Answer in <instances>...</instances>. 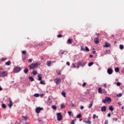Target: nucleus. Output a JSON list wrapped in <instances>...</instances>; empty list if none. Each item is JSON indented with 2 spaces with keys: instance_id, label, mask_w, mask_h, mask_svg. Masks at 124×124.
Wrapping results in <instances>:
<instances>
[{
  "instance_id": "obj_37",
  "label": "nucleus",
  "mask_w": 124,
  "mask_h": 124,
  "mask_svg": "<svg viewBox=\"0 0 124 124\" xmlns=\"http://www.w3.org/2000/svg\"><path fill=\"white\" fill-rule=\"evenodd\" d=\"M77 118H78V119H80V118H81V113H79L78 115H77Z\"/></svg>"
},
{
  "instance_id": "obj_41",
  "label": "nucleus",
  "mask_w": 124,
  "mask_h": 124,
  "mask_svg": "<svg viewBox=\"0 0 124 124\" xmlns=\"http://www.w3.org/2000/svg\"><path fill=\"white\" fill-rule=\"evenodd\" d=\"M48 102H49V103H52V100H51V99H50V98H48Z\"/></svg>"
},
{
  "instance_id": "obj_5",
  "label": "nucleus",
  "mask_w": 124,
  "mask_h": 124,
  "mask_svg": "<svg viewBox=\"0 0 124 124\" xmlns=\"http://www.w3.org/2000/svg\"><path fill=\"white\" fill-rule=\"evenodd\" d=\"M55 83H56V85H60V83L62 82V80L61 78H56L54 80Z\"/></svg>"
},
{
  "instance_id": "obj_21",
  "label": "nucleus",
  "mask_w": 124,
  "mask_h": 124,
  "mask_svg": "<svg viewBox=\"0 0 124 124\" xmlns=\"http://www.w3.org/2000/svg\"><path fill=\"white\" fill-rule=\"evenodd\" d=\"M84 122L86 124H92V122H91V121H90V120H89V121H84Z\"/></svg>"
},
{
  "instance_id": "obj_59",
  "label": "nucleus",
  "mask_w": 124,
  "mask_h": 124,
  "mask_svg": "<svg viewBox=\"0 0 124 124\" xmlns=\"http://www.w3.org/2000/svg\"><path fill=\"white\" fill-rule=\"evenodd\" d=\"M0 91H2V88L0 87Z\"/></svg>"
},
{
  "instance_id": "obj_27",
  "label": "nucleus",
  "mask_w": 124,
  "mask_h": 124,
  "mask_svg": "<svg viewBox=\"0 0 124 124\" xmlns=\"http://www.w3.org/2000/svg\"><path fill=\"white\" fill-rule=\"evenodd\" d=\"M95 118H96L97 119V118H98V116H96V115H95V114H93V120H94L95 119Z\"/></svg>"
},
{
  "instance_id": "obj_31",
  "label": "nucleus",
  "mask_w": 124,
  "mask_h": 124,
  "mask_svg": "<svg viewBox=\"0 0 124 124\" xmlns=\"http://www.w3.org/2000/svg\"><path fill=\"white\" fill-rule=\"evenodd\" d=\"M34 96L35 97H39V94L35 93V94H34Z\"/></svg>"
},
{
  "instance_id": "obj_7",
  "label": "nucleus",
  "mask_w": 124,
  "mask_h": 124,
  "mask_svg": "<svg viewBox=\"0 0 124 124\" xmlns=\"http://www.w3.org/2000/svg\"><path fill=\"white\" fill-rule=\"evenodd\" d=\"M57 120L58 121H61L62 118V113H58L57 114Z\"/></svg>"
},
{
  "instance_id": "obj_43",
  "label": "nucleus",
  "mask_w": 124,
  "mask_h": 124,
  "mask_svg": "<svg viewBox=\"0 0 124 124\" xmlns=\"http://www.w3.org/2000/svg\"><path fill=\"white\" fill-rule=\"evenodd\" d=\"M75 122V119L71 121V124H75L74 123Z\"/></svg>"
},
{
  "instance_id": "obj_44",
  "label": "nucleus",
  "mask_w": 124,
  "mask_h": 124,
  "mask_svg": "<svg viewBox=\"0 0 124 124\" xmlns=\"http://www.w3.org/2000/svg\"><path fill=\"white\" fill-rule=\"evenodd\" d=\"M1 61L2 62H5V61H6V58H2Z\"/></svg>"
},
{
  "instance_id": "obj_64",
  "label": "nucleus",
  "mask_w": 124,
  "mask_h": 124,
  "mask_svg": "<svg viewBox=\"0 0 124 124\" xmlns=\"http://www.w3.org/2000/svg\"><path fill=\"white\" fill-rule=\"evenodd\" d=\"M61 54H62V55H63V54H64V52H62Z\"/></svg>"
},
{
  "instance_id": "obj_29",
  "label": "nucleus",
  "mask_w": 124,
  "mask_h": 124,
  "mask_svg": "<svg viewBox=\"0 0 124 124\" xmlns=\"http://www.w3.org/2000/svg\"><path fill=\"white\" fill-rule=\"evenodd\" d=\"M93 64V62H90L88 63V66H92Z\"/></svg>"
},
{
  "instance_id": "obj_3",
  "label": "nucleus",
  "mask_w": 124,
  "mask_h": 124,
  "mask_svg": "<svg viewBox=\"0 0 124 124\" xmlns=\"http://www.w3.org/2000/svg\"><path fill=\"white\" fill-rule=\"evenodd\" d=\"M7 75H8L7 72H0V77H6Z\"/></svg>"
},
{
  "instance_id": "obj_22",
  "label": "nucleus",
  "mask_w": 124,
  "mask_h": 124,
  "mask_svg": "<svg viewBox=\"0 0 124 124\" xmlns=\"http://www.w3.org/2000/svg\"><path fill=\"white\" fill-rule=\"evenodd\" d=\"M32 73L33 75H36V74H37V72H36V71L35 70H33Z\"/></svg>"
},
{
  "instance_id": "obj_2",
  "label": "nucleus",
  "mask_w": 124,
  "mask_h": 124,
  "mask_svg": "<svg viewBox=\"0 0 124 124\" xmlns=\"http://www.w3.org/2000/svg\"><path fill=\"white\" fill-rule=\"evenodd\" d=\"M86 63H87L86 62H84L82 60H80L78 62V65L77 66V68L78 69L79 67H81V66H85L86 65Z\"/></svg>"
},
{
  "instance_id": "obj_4",
  "label": "nucleus",
  "mask_w": 124,
  "mask_h": 124,
  "mask_svg": "<svg viewBox=\"0 0 124 124\" xmlns=\"http://www.w3.org/2000/svg\"><path fill=\"white\" fill-rule=\"evenodd\" d=\"M103 103H107V102H111V98L109 97H107L103 101Z\"/></svg>"
},
{
  "instance_id": "obj_9",
  "label": "nucleus",
  "mask_w": 124,
  "mask_h": 124,
  "mask_svg": "<svg viewBox=\"0 0 124 124\" xmlns=\"http://www.w3.org/2000/svg\"><path fill=\"white\" fill-rule=\"evenodd\" d=\"M107 72L108 74H109V75H111V74H112L113 73V69L109 68L107 70Z\"/></svg>"
},
{
  "instance_id": "obj_33",
  "label": "nucleus",
  "mask_w": 124,
  "mask_h": 124,
  "mask_svg": "<svg viewBox=\"0 0 124 124\" xmlns=\"http://www.w3.org/2000/svg\"><path fill=\"white\" fill-rule=\"evenodd\" d=\"M57 73L58 75H62V73L61 72V71H57Z\"/></svg>"
},
{
  "instance_id": "obj_53",
  "label": "nucleus",
  "mask_w": 124,
  "mask_h": 124,
  "mask_svg": "<svg viewBox=\"0 0 124 124\" xmlns=\"http://www.w3.org/2000/svg\"><path fill=\"white\" fill-rule=\"evenodd\" d=\"M108 117L109 118H110V117H111V113H108Z\"/></svg>"
},
{
  "instance_id": "obj_42",
  "label": "nucleus",
  "mask_w": 124,
  "mask_h": 124,
  "mask_svg": "<svg viewBox=\"0 0 124 124\" xmlns=\"http://www.w3.org/2000/svg\"><path fill=\"white\" fill-rule=\"evenodd\" d=\"M86 85H87V83L86 82H84L82 84V87L84 88V87H86Z\"/></svg>"
},
{
  "instance_id": "obj_17",
  "label": "nucleus",
  "mask_w": 124,
  "mask_h": 124,
  "mask_svg": "<svg viewBox=\"0 0 124 124\" xmlns=\"http://www.w3.org/2000/svg\"><path fill=\"white\" fill-rule=\"evenodd\" d=\"M6 65H10L11 64V62L10 61H8L7 62H5Z\"/></svg>"
},
{
  "instance_id": "obj_8",
  "label": "nucleus",
  "mask_w": 124,
  "mask_h": 124,
  "mask_svg": "<svg viewBox=\"0 0 124 124\" xmlns=\"http://www.w3.org/2000/svg\"><path fill=\"white\" fill-rule=\"evenodd\" d=\"M41 110H43V108H39V107L35 109L36 113H37V114L40 113V111Z\"/></svg>"
},
{
  "instance_id": "obj_19",
  "label": "nucleus",
  "mask_w": 124,
  "mask_h": 124,
  "mask_svg": "<svg viewBox=\"0 0 124 124\" xmlns=\"http://www.w3.org/2000/svg\"><path fill=\"white\" fill-rule=\"evenodd\" d=\"M98 93H102V89L100 87L98 88Z\"/></svg>"
},
{
  "instance_id": "obj_36",
  "label": "nucleus",
  "mask_w": 124,
  "mask_h": 124,
  "mask_svg": "<svg viewBox=\"0 0 124 124\" xmlns=\"http://www.w3.org/2000/svg\"><path fill=\"white\" fill-rule=\"evenodd\" d=\"M62 95H63V96L64 97H65V95H66V94L65 93V92H62Z\"/></svg>"
},
{
  "instance_id": "obj_58",
  "label": "nucleus",
  "mask_w": 124,
  "mask_h": 124,
  "mask_svg": "<svg viewBox=\"0 0 124 124\" xmlns=\"http://www.w3.org/2000/svg\"><path fill=\"white\" fill-rule=\"evenodd\" d=\"M95 53H96V51L95 50L93 51V54H95Z\"/></svg>"
},
{
  "instance_id": "obj_32",
  "label": "nucleus",
  "mask_w": 124,
  "mask_h": 124,
  "mask_svg": "<svg viewBox=\"0 0 124 124\" xmlns=\"http://www.w3.org/2000/svg\"><path fill=\"white\" fill-rule=\"evenodd\" d=\"M40 84H41V85H45V82H44V81L43 80H41Z\"/></svg>"
},
{
  "instance_id": "obj_49",
  "label": "nucleus",
  "mask_w": 124,
  "mask_h": 124,
  "mask_svg": "<svg viewBox=\"0 0 124 124\" xmlns=\"http://www.w3.org/2000/svg\"><path fill=\"white\" fill-rule=\"evenodd\" d=\"M105 124H108V120H105Z\"/></svg>"
},
{
  "instance_id": "obj_50",
  "label": "nucleus",
  "mask_w": 124,
  "mask_h": 124,
  "mask_svg": "<svg viewBox=\"0 0 124 124\" xmlns=\"http://www.w3.org/2000/svg\"><path fill=\"white\" fill-rule=\"evenodd\" d=\"M113 121H115V122H117L118 121V119L116 118H113Z\"/></svg>"
},
{
  "instance_id": "obj_62",
  "label": "nucleus",
  "mask_w": 124,
  "mask_h": 124,
  "mask_svg": "<svg viewBox=\"0 0 124 124\" xmlns=\"http://www.w3.org/2000/svg\"><path fill=\"white\" fill-rule=\"evenodd\" d=\"M72 107H74V104H72Z\"/></svg>"
},
{
  "instance_id": "obj_39",
  "label": "nucleus",
  "mask_w": 124,
  "mask_h": 124,
  "mask_svg": "<svg viewBox=\"0 0 124 124\" xmlns=\"http://www.w3.org/2000/svg\"><path fill=\"white\" fill-rule=\"evenodd\" d=\"M22 54H23V55H25V54H27V51H26V50L22 51Z\"/></svg>"
},
{
  "instance_id": "obj_30",
  "label": "nucleus",
  "mask_w": 124,
  "mask_h": 124,
  "mask_svg": "<svg viewBox=\"0 0 124 124\" xmlns=\"http://www.w3.org/2000/svg\"><path fill=\"white\" fill-rule=\"evenodd\" d=\"M28 72H29L28 68H26L24 69V73H28Z\"/></svg>"
},
{
  "instance_id": "obj_51",
  "label": "nucleus",
  "mask_w": 124,
  "mask_h": 124,
  "mask_svg": "<svg viewBox=\"0 0 124 124\" xmlns=\"http://www.w3.org/2000/svg\"><path fill=\"white\" fill-rule=\"evenodd\" d=\"M32 62V59H29L28 60V62Z\"/></svg>"
},
{
  "instance_id": "obj_18",
  "label": "nucleus",
  "mask_w": 124,
  "mask_h": 124,
  "mask_svg": "<svg viewBox=\"0 0 124 124\" xmlns=\"http://www.w3.org/2000/svg\"><path fill=\"white\" fill-rule=\"evenodd\" d=\"M68 44H72V41L70 39H68L67 40Z\"/></svg>"
},
{
  "instance_id": "obj_25",
  "label": "nucleus",
  "mask_w": 124,
  "mask_h": 124,
  "mask_svg": "<svg viewBox=\"0 0 124 124\" xmlns=\"http://www.w3.org/2000/svg\"><path fill=\"white\" fill-rule=\"evenodd\" d=\"M119 48H120V50H124V45H120Z\"/></svg>"
},
{
  "instance_id": "obj_20",
  "label": "nucleus",
  "mask_w": 124,
  "mask_h": 124,
  "mask_svg": "<svg viewBox=\"0 0 124 124\" xmlns=\"http://www.w3.org/2000/svg\"><path fill=\"white\" fill-rule=\"evenodd\" d=\"M29 79L31 81V82H32L34 80V79L33 78H32V77H30L29 78Z\"/></svg>"
},
{
  "instance_id": "obj_55",
  "label": "nucleus",
  "mask_w": 124,
  "mask_h": 124,
  "mask_svg": "<svg viewBox=\"0 0 124 124\" xmlns=\"http://www.w3.org/2000/svg\"><path fill=\"white\" fill-rule=\"evenodd\" d=\"M72 64L73 65V67H74V68H75L76 67L75 66V65L74 64V63H73Z\"/></svg>"
},
{
  "instance_id": "obj_23",
  "label": "nucleus",
  "mask_w": 124,
  "mask_h": 124,
  "mask_svg": "<svg viewBox=\"0 0 124 124\" xmlns=\"http://www.w3.org/2000/svg\"><path fill=\"white\" fill-rule=\"evenodd\" d=\"M93 101H92L91 104H89L88 106V108H92V106H93Z\"/></svg>"
},
{
  "instance_id": "obj_6",
  "label": "nucleus",
  "mask_w": 124,
  "mask_h": 124,
  "mask_svg": "<svg viewBox=\"0 0 124 124\" xmlns=\"http://www.w3.org/2000/svg\"><path fill=\"white\" fill-rule=\"evenodd\" d=\"M21 67H16L14 68V71L16 73H18V72H20L21 71Z\"/></svg>"
},
{
  "instance_id": "obj_38",
  "label": "nucleus",
  "mask_w": 124,
  "mask_h": 124,
  "mask_svg": "<svg viewBox=\"0 0 124 124\" xmlns=\"http://www.w3.org/2000/svg\"><path fill=\"white\" fill-rule=\"evenodd\" d=\"M22 118H23L24 121H27L28 120V117L27 116H22Z\"/></svg>"
},
{
  "instance_id": "obj_45",
  "label": "nucleus",
  "mask_w": 124,
  "mask_h": 124,
  "mask_svg": "<svg viewBox=\"0 0 124 124\" xmlns=\"http://www.w3.org/2000/svg\"><path fill=\"white\" fill-rule=\"evenodd\" d=\"M116 85L118 86H121V82H117Z\"/></svg>"
},
{
  "instance_id": "obj_12",
  "label": "nucleus",
  "mask_w": 124,
  "mask_h": 124,
  "mask_svg": "<svg viewBox=\"0 0 124 124\" xmlns=\"http://www.w3.org/2000/svg\"><path fill=\"white\" fill-rule=\"evenodd\" d=\"M101 109L102 112H106L107 108L106 106L102 107Z\"/></svg>"
},
{
  "instance_id": "obj_63",
  "label": "nucleus",
  "mask_w": 124,
  "mask_h": 124,
  "mask_svg": "<svg viewBox=\"0 0 124 124\" xmlns=\"http://www.w3.org/2000/svg\"><path fill=\"white\" fill-rule=\"evenodd\" d=\"M40 46H42V45H43L42 44H39V45Z\"/></svg>"
},
{
  "instance_id": "obj_57",
  "label": "nucleus",
  "mask_w": 124,
  "mask_h": 124,
  "mask_svg": "<svg viewBox=\"0 0 124 124\" xmlns=\"http://www.w3.org/2000/svg\"><path fill=\"white\" fill-rule=\"evenodd\" d=\"M118 105H119V106H121V105H122V104H121V103L119 102V103H118Z\"/></svg>"
},
{
  "instance_id": "obj_48",
  "label": "nucleus",
  "mask_w": 124,
  "mask_h": 124,
  "mask_svg": "<svg viewBox=\"0 0 124 124\" xmlns=\"http://www.w3.org/2000/svg\"><path fill=\"white\" fill-rule=\"evenodd\" d=\"M66 65L69 66V65H70V63L69 62H67Z\"/></svg>"
},
{
  "instance_id": "obj_11",
  "label": "nucleus",
  "mask_w": 124,
  "mask_h": 124,
  "mask_svg": "<svg viewBox=\"0 0 124 124\" xmlns=\"http://www.w3.org/2000/svg\"><path fill=\"white\" fill-rule=\"evenodd\" d=\"M9 108H11V107H12V106H13V102H12V101L11 100H10L9 101V104L8 105Z\"/></svg>"
},
{
  "instance_id": "obj_10",
  "label": "nucleus",
  "mask_w": 124,
  "mask_h": 124,
  "mask_svg": "<svg viewBox=\"0 0 124 124\" xmlns=\"http://www.w3.org/2000/svg\"><path fill=\"white\" fill-rule=\"evenodd\" d=\"M94 42H95V44H98V43H99V38L98 37L95 38L94 39Z\"/></svg>"
},
{
  "instance_id": "obj_14",
  "label": "nucleus",
  "mask_w": 124,
  "mask_h": 124,
  "mask_svg": "<svg viewBox=\"0 0 124 124\" xmlns=\"http://www.w3.org/2000/svg\"><path fill=\"white\" fill-rule=\"evenodd\" d=\"M110 44L108 43H105V45L104 46V47H106L107 48L108 47H110Z\"/></svg>"
},
{
  "instance_id": "obj_35",
  "label": "nucleus",
  "mask_w": 124,
  "mask_h": 124,
  "mask_svg": "<svg viewBox=\"0 0 124 124\" xmlns=\"http://www.w3.org/2000/svg\"><path fill=\"white\" fill-rule=\"evenodd\" d=\"M1 106H2V108H6V105L4 104H2Z\"/></svg>"
},
{
  "instance_id": "obj_1",
  "label": "nucleus",
  "mask_w": 124,
  "mask_h": 124,
  "mask_svg": "<svg viewBox=\"0 0 124 124\" xmlns=\"http://www.w3.org/2000/svg\"><path fill=\"white\" fill-rule=\"evenodd\" d=\"M40 65V63L37 62L34 63H32L29 66L30 69H33L34 70L35 68H36V67H38Z\"/></svg>"
},
{
  "instance_id": "obj_40",
  "label": "nucleus",
  "mask_w": 124,
  "mask_h": 124,
  "mask_svg": "<svg viewBox=\"0 0 124 124\" xmlns=\"http://www.w3.org/2000/svg\"><path fill=\"white\" fill-rule=\"evenodd\" d=\"M85 50L87 52H90V49L87 47V46H85Z\"/></svg>"
},
{
  "instance_id": "obj_26",
  "label": "nucleus",
  "mask_w": 124,
  "mask_h": 124,
  "mask_svg": "<svg viewBox=\"0 0 124 124\" xmlns=\"http://www.w3.org/2000/svg\"><path fill=\"white\" fill-rule=\"evenodd\" d=\"M68 114L69 116H73V113H72V111H68Z\"/></svg>"
},
{
  "instance_id": "obj_47",
  "label": "nucleus",
  "mask_w": 124,
  "mask_h": 124,
  "mask_svg": "<svg viewBox=\"0 0 124 124\" xmlns=\"http://www.w3.org/2000/svg\"><path fill=\"white\" fill-rule=\"evenodd\" d=\"M62 35H61V34H59V35H57V37L60 38L61 37H62Z\"/></svg>"
},
{
  "instance_id": "obj_15",
  "label": "nucleus",
  "mask_w": 124,
  "mask_h": 124,
  "mask_svg": "<svg viewBox=\"0 0 124 124\" xmlns=\"http://www.w3.org/2000/svg\"><path fill=\"white\" fill-rule=\"evenodd\" d=\"M51 61H47L46 64V65H47V66H51Z\"/></svg>"
},
{
  "instance_id": "obj_52",
  "label": "nucleus",
  "mask_w": 124,
  "mask_h": 124,
  "mask_svg": "<svg viewBox=\"0 0 124 124\" xmlns=\"http://www.w3.org/2000/svg\"><path fill=\"white\" fill-rule=\"evenodd\" d=\"M81 51H85V48L83 47H81Z\"/></svg>"
},
{
  "instance_id": "obj_61",
  "label": "nucleus",
  "mask_w": 124,
  "mask_h": 124,
  "mask_svg": "<svg viewBox=\"0 0 124 124\" xmlns=\"http://www.w3.org/2000/svg\"><path fill=\"white\" fill-rule=\"evenodd\" d=\"M96 35H97V36H98V35H99V33H96Z\"/></svg>"
},
{
  "instance_id": "obj_60",
  "label": "nucleus",
  "mask_w": 124,
  "mask_h": 124,
  "mask_svg": "<svg viewBox=\"0 0 124 124\" xmlns=\"http://www.w3.org/2000/svg\"><path fill=\"white\" fill-rule=\"evenodd\" d=\"M0 70H3V68H0Z\"/></svg>"
},
{
  "instance_id": "obj_56",
  "label": "nucleus",
  "mask_w": 124,
  "mask_h": 124,
  "mask_svg": "<svg viewBox=\"0 0 124 124\" xmlns=\"http://www.w3.org/2000/svg\"><path fill=\"white\" fill-rule=\"evenodd\" d=\"M93 55H90V58H93Z\"/></svg>"
},
{
  "instance_id": "obj_13",
  "label": "nucleus",
  "mask_w": 124,
  "mask_h": 124,
  "mask_svg": "<svg viewBox=\"0 0 124 124\" xmlns=\"http://www.w3.org/2000/svg\"><path fill=\"white\" fill-rule=\"evenodd\" d=\"M38 80L39 81H41V80H42V75H41V74H39V75H38Z\"/></svg>"
},
{
  "instance_id": "obj_24",
  "label": "nucleus",
  "mask_w": 124,
  "mask_h": 124,
  "mask_svg": "<svg viewBox=\"0 0 124 124\" xmlns=\"http://www.w3.org/2000/svg\"><path fill=\"white\" fill-rule=\"evenodd\" d=\"M114 69H115V72H119V71H120V69L118 67L115 68Z\"/></svg>"
},
{
  "instance_id": "obj_46",
  "label": "nucleus",
  "mask_w": 124,
  "mask_h": 124,
  "mask_svg": "<svg viewBox=\"0 0 124 124\" xmlns=\"http://www.w3.org/2000/svg\"><path fill=\"white\" fill-rule=\"evenodd\" d=\"M122 94L121 93H119L117 94V96L121 97L122 96Z\"/></svg>"
},
{
  "instance_id": "obj_28",
  "label": "nucleus",
  "mask_w": 124,
  "mask_h": 124,
  "mask_svg": "<svg viewBox=\"0 0 124 124\" xmlns=\"http://www.w3.org/2000/svg\"><path fill=\"white\" fill-rule=\"evenodd\" d=\"M51 107L53 110H57V106L53 105Z\"/></svg>"
},
{
  "instance_id": "obj_16",
  "label": "nucleus",
  "mask_w": 124,
  "mask_h": 124,
  "mask_svg": "<svg viewBox=\"0 0 124 124\" xmlns=\"http://www.w3.org/2000/svg\"><path fill=\"white\" fill-rule=\"evenodd\" d=\"M109 110L111 111V112H113L114 111V108H113V106H110L109 107Z\"/></svg>"
},
{
  "instance_id": "obj_34",
  "label": "nucleus",
  "mask_w": 124,
  "mask_h": 124,
  "mask_svg": "<svg viewBox=\"0 0 124 124\" xmlns=\"http://www.w3.org/2000/svg\"><path fill=\"white\" fill-rule=\"evenodd\" d=\"M65 106H64V104H61V109H63V108H65Z\"/></svg>"
},
{
  "instance_id": "obj_54",
  "label": "nucleus",
  "mask_w": 124,
  "mask_h": 124,
  "mask_svg": "<svg viewBox=\"0 0 124 124\" xmlns=\"http://www.w3.org/2000/svg\"><path fill=\"white\" fill-rule=\"evenodd\" d=\"M80 109H81V110H83L84 109V106H81Z\"/></svg>"
}]
</instances>
